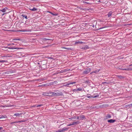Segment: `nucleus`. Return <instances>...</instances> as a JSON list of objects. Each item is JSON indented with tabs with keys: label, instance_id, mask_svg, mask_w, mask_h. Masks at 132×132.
Wrapping results in <instances>:
<instances>
[{
	"label": "nucleus",
	"instance_id": "obj_1",
	"mask_svg": "<svg viewBox=\"0 0 132 132\" xmlns=\"http://www.w3.org/2000/svg\"><path fill=\"white\" fill-rule=\"evenodd\" d=\"M91 68H89L83 72V73L84 74H87L89 73L91 70Z\"/></svg>",
	"mask_w": 132,
	"mask_h": 132
},
{
	"label": "nucleus",
	"instance_id": "obj_2",
	"mask_svg": "<svg viewBox=\"0 0 132 132\" xmlns=\"http://www.w3.org/2000/svg\"><path fill=\"white\" fill-rule=\"evenodd\" d=\"M41 63L40 64L42 65H45L47 63V61L46 60H41L40 59Z\"/></svg>",
	"mask_w": 132,
	"mask_h": 132
},
{
	"label": "nucleus",
	"instance_id": "obj_3",
	"mask_svg": "<svg viewBox=\"0 0 132 132\" xmlns=\"http://www.w3.org/2000/svg\"><path fill=\"white\" fill-rule=\"evenodd\" d=\"M6 48H8L10 49H22V48L20 47H14V46H10V47H6Z\"/></svg>",
	"mask_w": 132,
	"mask_h": 132
},
{
	"label": "nucleus",
	"instance_id": "obj_4",
	"mask_svg": "<svg viewBox=\"0 0 132 132\" xmlns=\"http://www.w3.org/2000/svg\"><path fill=\"white\" fill-rule=\"evenodd\" d=\"M53 96H61L62 95V92H53Z\"/></svg>",
	"mask_w": 132,
	"mask_h": 132
},
{
	"label": "nucleus",
	"instance_id": "obj_5",
	"mask_svg": "<svg viewBox=\"0 0 132 132\" xmlns=\"http://www.w3.org/2000/svg\"><path fill=\"white\" fill-rule=\"evenodd\" d=\"M69 128L64 127L62 129H60V132H64L67 131L69 129Z\"/></svg>",
	"mask_w": 132,
	"mask_h": 132
},
{
	"label": "nucleus",
	"instance_id": "obj_6",
	"mask_svg": "<svg viewBox=\"0 0 132 132\" xmlns=\"http://www.w3.org/2000/svg\"><path fill=\"white\" fill-rule=\"evenodd\" d=\"M76 83V82H68V83L65 84V83L64 84L65 85L63 86H67V87H69V86L70 85L73 84H75Z\"/></svg>",
	"mask_w": 132,
	"mask_h": 132
},
{
	"label": "nucleus",
	"instance_id": "obj_7",
	"mask_svg": "<svg viewBox=\"0 0 132 132\" xmlns=\"http://www.w3.org/2000/svg\"><path fill=\"white\" fill-rule=\"evenodd\" d=\"M47 40L50 41L49 43H51L52 42L53 40L50 39L44 38L43 39V41L44 42L47 41Z\"/></svg>",
	"mask_w": 132,
	"mask_h": 132
},
{
	"label": "nucleus",
	"instance_id": "obj_8",
	"mask_svg": "<svg viewBox=\"0 0 132 132\" xmlns=\"http://www.w3.org/2000/svg\"><path fill=\"white\" fill-rule=\"evenodd\" d=\"M20 32H30L31 31V30L29 29H22L19 31Z\"/></svg>",
	"mask_w": 132,
	"mask_h": 132
},
{
	"label": "nucleus",
	"instance_id": "obj_9",
	"mask_svg": "<svg viewBox=\"0 0 132 132\" xmlns=\"http://www.w3.org/2000/svg\"><path fill=\"white\" fill-rule=\"evenodd\" d=\"M116 120L115 119H110L109 120H107V121L108 122H110V123H112L116 121Z\"/></svg>",
	"mask_w": 132,
	"mask_h": 132
},
{
	"label": "nucleus",
	"instance_id": "obj_10",
	"mask_svg": "<svg viewBox=\"0 0 132 132\" xmlns=\"http://www.w3.org/2000/svg\"><path fill=\"white\" fill-rule=\"evenodd\" d=\"M80 102L79 101H77L75 102V104L77 106H79L81 104Z\"/></svg>",
	"mask_w": 132,
	"mask_h": 132
},
{
	"label": "nucleus",
	"instance_id": "obj_11",
	"mask_svg": "<svg viewBox=\"0 0 132 132\" xmlns=\"http://www.w3.org/2000/svg\"><path fill=\"white\" fill-rule=\"evenodd\" d=\"M89 47H88V46L87 45H85L84 46L82 47L81 48L82 49H84V50H86L89 49Z\"/></svg>",
	"mask_w": 132,
	"mask_h": 132
},
{
	"label": "nucleus",
	"instance_id": "obj_12",
	"mask_svg": "<svg viewBox=\"0 0 132 132\" xmlns=\"http://www.w3.org/2000/svg\"><path fill=\"white\" fill-rule=\"evenodd\" d=\"M70 119L71 120H73V119H79V118L78 116H74L71 118Z\"/></svg>",
	"mask_w": 132,
	"mask_h": 132
},
{
	"label": "nucleus",
	"instance_id": "obj_13",
	"mask_svg": "<svg viewBox=\"0 0 132 132\" xmlns=\"http://www.w3.org/2000/svg\"><path fill=\"white\" fill-rule=\"evenodd\" d=\"M84 43L82 41H76L75 42V44H82Z\"/></svg>",
	"mask_w": 132,
	"mask_h": 132
},
{
	"label": "nucleus",
	"instance_id": "obj_14",
	"mask_svg": "<svg viewBox=\"0 0 132 132\" xmlns=\"http://www.w3.org/2000/svg\"><path fill=\"white\" fill-rule=\"evenodd\" d=\"M79 119H84L85 118V117L84 115H82L79 116Z\"/></svg>",
	"mask_w": 132,
	"mask_h": 132
},
{
	"label": "nucleus",
	"instance_id": "obj_15",
	"mask_svg": "<svg viewBox=\"0 0 132 132\" xmlns=\"http://www.w3.org/2000/svg\"><path fill=\"white\" fill-rule=\"evenodd\" d=\"M22 114V113H15L14 114V115H13V116H16L17 117H19L20 115H21Z\"/></svg>",
	"mask_w": 132,
	"mask_h": 132
},
{
	"label": "nucleus",
	"instance_id": "obj_16",
	"mask_svg": "<svg viewBox=\"0 0 132 132\" xmlns=\"http://www.w3.org/2000/svg\"><path fill=\"white\" fill-rule=\"evenodd\" d=\"M117 76L120 79H122L124 78V77L123 76L117 75Z\"/></svg>",
	"mask_w": 132,
	"mask_h": 132
},
{
	"label": "nucleus",
	"instance_id": "obj_17",
	"mask_svg": "<svg viewBox=\"0 0 132 132\" xmlns=\"http://www.w3.org/2000/svg\"><path fill=\"white\" fill-rule=\"evenodd\" d=\"M119 69L120 70H125L126 71H128L129 70H130L129 69V68H127V69H124V68H119Z\"/></svg>",
	"mask_w": 132,
	"mask_h": 132
},
{
	"label": "nucleus",
	"instance_id": "obj_18",
	"mask_svg": "<svg viewBox=\"0 0 132 132\" xmlns=\"http://www.w3.org/2000/svg\"><path fill=\"white\" fill-rule=\"evenodd\" d=\"M82 90V89L80 88H79L77 89H74V91H81Z\"/></svg>",
	"mask_w": 132,
	"mask_h": 132
},
{
	"label": "nucleus",
	"instance_id": "obj_19",
	"mask_svg": "<svg viewBox=\"0 0 132 132\" xmlns=\"http://www.w3.org/2000/svg\"><path fill=\"white\" fill-rule=\"evenodd\" d=\"M53 92H48V96H53Z\"/></svg>",
	"mask_w": 132,
	"mask_h": 132
},
{
	"label": "nucleus",
	"instance_id": "obj_20",
	"mask_svg": "<svg viewBox=\"0 0 132 132\" xmlns=\"http://www.w3.org/2000/svg\"><path fill=\"white\" fill-rule=\"evenodd\" d=\"M106 119L110 118H111V116L110 114H107L106 115Z\"/></svg>",
	"mask_w": 132,
	"mask_h": 132
},
{
	"label": "nucleus",
	"instance_id": "obj_21",
	"mask_svg": "<svg viewBox=\"0 0 132 132\" xmlns=\"http://www.w3.org/2000/svg\"><path fill=\"white\" fill-rule=\"evenodd\" d=\"M112 13V11H110L107 14L108 17H109L111 15Z\"/></svg>",
	"mask_w": 132,
	"mask_h": 132
},
{
	"label": "nucleus",
	"instance_id": "obj_22",
	"mask_svg": "<svg viewBox=\"0 0 132 132\" xmlns=\"http://www.w3.org/2000/svg\"><path fill=\"white\" fill-rule=\"evenodd\" d=\"M75 125V122H71L70 124H69L67 125V127L68 126H71V125Z\"/></svg>",
	"mask_w": 132,
	"mask_h": 132
},
{
	"label": "nucleus",
	"instance_id": "obj_23",
	"mask_svg": "<svg viewBox=\"0 0 132 132\" xmlns=\"http://www.w3.org/2000/svg\"><path fill=\"white\" fill-rule=\"evenodd\" d=\"M49 85V84H44L42 85H40L39 86V87H42V86H47Z\"/></svg>",
	"mask_w": 132,
	"mask_h": 132
},
{
	"label": "nucleus",
	"instance_id": "obj_24",
	"mask_svg": "<svg viewBox=\"0 0 132 132\" xmlns=\"http://www.w3.org/2000/svg\"><path fill=\"white\" fill-rule=\"evenodd\" d=\"M38 61H39V62L37 64L39 65V67H40V68H42V67L41 66V64H40V63H41L40 61V59Z\"/></svg>",
	"mask_w": 132,
	"mask_h": 132
},
{
	"label": "nucleus",
	"instance_id": "obj_25",
	"mask_svg": "<svg viewBox=\"0 0 132 132\" xmlns=\"http://www.w3.org/2000/svg\"><path fill=\"white\" fill-rule=\"evenodd\" d=\"M26 120L24 119H23L22 120H21L20 121H16V122L19 123V122H25Z\"/></svg>",
	"mask_w": 132,
	"mask_h": 132
},
{
	"label": "nucleus",
	"instance_id": "obj_26",
	"mask_svg": "<svg viewBox=\"0 0 132 132\" xmlns=\"http://www.w3.org/2000/svg\"><path fill=\"white\" fill-rule=\"evenodd\" d=\"M42 95L44 96H48V92H44L43 93Z\"/></svg>",
	"mask_w": 132,
	"mask_h": 132
},
{
	"label": "nucleus",
	"instance_id": "obj_27",
	"mask_svg": "<svg viewBox=\"0 0 132 132\" xmlns=\"http://www.w3.org/2000/svg\"><path fill=\"white\" fill-rule=\"evenodd\" d=\"M1 116L0 117V119L2 118H7V116L6 115H4V116L1 115Z\"/></svg>",
	"mask_w": 132,
	"mask_h": 132
},
{
	"label": "nucleus",
	"instance_id": "obj_28",
	"mask_svg": "<svg viewBox=\"0 0 132 132\" xmlns=\"http://www.w3.org/2000/svg\"><path fill=\"white\" fill-rule=\"evenodd\" d=\"M85 97H87V98H89L91 97V95L89 94H87V95L85 96Z\"/></svg>",
	"mask_w": 132,
	"mask_h": 132
},
{
	"label": "nucleus",
	"instance_id": "obj_29",
	"mask_svg": "<svg viewBox=\"0 0 132 132\" xmlns=\"http://www.w3.org/2000/svg\"><path fill=\"white\" fill-rule=\"evenodd\" d=\"M83 83H85V84H89L90 83V81L89 80H86L85 81H84Z\"/></svg>",
	"mask_w": 132,
	"mask_h": 132
},
{
	"label": "nucleus",
	"instance_id": "obj_30",
	"mask_svg": "<svg viewBox=\"0 0 132 132\" xmlns=\"http://www.w3.org/2000/svg\"><path fill=\"white\" fill-rule=\"evenodd\" d=\"M7 8L6 7H5V8H4L1 11L3 12H5L6 11V9H7Z\"/></svg>",
	"mask_w": 132,
	"mask_h": 132
},
{
	"label": "nucleus",
	"instance_id": "obj_31",
	"mask_svg": "<svg viewBox=\"0 0 132 132\" xmlns=\"http://www.w3.org/2000/svg\"><path fill=\"white\" fill-rule=\"evenodd\" d=\"M99 71L100 70H96L92 72L91 73H97L98 72H99Z\"/></svg>",
	"mask_w": 132,
	"mask_h": 132
},
{
	"label": "nucleus",
	"instance_id": "obj_32",
	"mask_svg": "<svg viewBox=\"0 0 132 132\" xmlns=\"http://www.w3.org/2000/svg\"><path fill=\"white\" fill-rule=\"evenodd\" d=\"M99 96V95L98 94L95 96L94 95H91V97L96 98L98 97Z\"/></svg>",
	"mask_w": 132,
	"mask_h": 132
},
{
	"label": "nucleus",
	"instance_id": "obj_33",
	"mask_svg": "<svg viewBox=\"0 0 132 132\" xmlns=\"http://www.w3.org/2000/svg\"><path fill=\"white\" fill-rule=\"evenodd\" d=\"M22 16H23V18H25L26 19H28L27 16L25 15L24 14L22 15Z\"/></svg>",
	"mask_w": 132,
	"mask_h": 132
},
{
	"label": "nucleus",
	"instance_id": "obj_34",
	"mask_svg": "<svg viewBox=\"0 0 132 132\" xmlns=\"http://www.w3.org/2000/svg\"><path fill=\"white\" fill-rule=\"evenodd\" d=\"M37 10V9L36 8L34 7L32 9H30V10H31L32 11H36Z\"/></svg>",
	"mask_w": 132,
	"mask_h": 132
},
{
	"label": "nucleus",
	"instance_id": "obj_35",
	"mask_svg": "<svg viewBox=\"0 0 132 132\" xmlns=\"http://www.w3.org/2000/svg\"><path fill=\"white\" fill-rule=\"evenodd\" d=\"M99 106H92L91 107V108L93 109H94V108H98Z\"/></svg>",
	"mask_w": 132,
	"mask_h": 132
},
{
	"label": "nucleus",
	"instance_id": "obj_36",
	"mask_svg": "<svg viewBox=\"0 0 132 132\" xmlns=\"http://www.w3.org/2000/svg\"><path fill=\"white\" fill-rule=\"evenodd\" d=\"M70 70V69H64L63 70V71L62 72H66Z\"/></svg>",
	"mask_w": 132,
	"mask_h": 132
},
{
	"label": "nucleus",
	"instance_id": "obj_37",
	"mask_svg": "<svg viewBox=\"0 0 132 132\" xmlns=\"http://www.w3.org/2000/svg\"><path fill=\"white\" fill-rule=\"evenodd\" d=\"M21 39L20 38H14L12 40H21Z\"/></svg>",
	"mask_w": 132,
	"mask_h": 132
},
{
	"label": "nucleus",
	"instance_id": "obj_38",
	"mask_svg": "<svg viewBox=\"0 0 132 132\" xmlns=\"http://www.w3.org/2000/svg\"><path fill=\"white\" fill-rule=\"evenodd\" d=\"M7 61L5 60H0V62L1 63H3L4 62H7Z\"/></svg>",
	"mask_w": 132,
	"mask_h": 132
},
{
	"label": "nucleus",
	"instance_id": "obj_39",
	"mask_svg": "<svg viewBox=\"0 0 132 132\" xmlns=\"http://www.w3.org/2000/svg\"><path fill=\"white\" fill-rule=\"evenodd\" d=\"M83 3L85 4H90V3H89L87 2H83Z\"/></svg>",
	"mask_w": 132,
	"mask_h": 132
},
{
	"label": "nucleus",
	"instance_id": "obj_40",
	"mask_svg": "<svg viewBox=\"0 0 132 132\" xmlns=\"http://www.w3.org/2000/svg\"><path fill=\"white\" fill-rule=\"evenodd\" d=\"M75 124H77L79 123L80 122H79V121L78 120L76 122H74Z\"/></svg>",
	"mask_w": 132,
	"mask_h": 132
},
{
	"label": "nucleus",
	"instance_id": "obj_41",
	"mask_svg": "<svg viewBox=\"0 0 132 132\" xmlns=\"http://www.w3.org/2000/svg\"><path fill=\"white\" fill-rule=\"evenodd\" d=\"M108 27V26H104V27H101L99 29H103V28H107Z\"/></svg>",
	"mask_w": 132,
	"mask_h": 132
},
{
	"label": "nucleus",
	"instance_id": "obj_42",
	"mask_svg": "<svg viewBox=\"0 0 132 132\" xmlns=\"http://www.w3.org/2000/svg\"><path fill=\"white\" fill-rule=\"evenodd\" d=\"M109 84V82H103L102 83V84Z\"/></svg>",
	"mask_w": 132,
	"mask_h": 132
},
{
	"label": "nucleus",
	"instance_id": "obj_43",
	"mask_svg": "<svg viewBox=\"0 0 132 132\" xmlns=\"http://www.w3.org/2000/svg\"><path fill=\"white\" fill-rule=\"evenodd\" d=\"M43 105L42 104H39V105H36V106L37 107H38L41 106H43Z\"/></svg>",
	"mask_w": 132,
	"mask_h": 132
},
{
	"label": "nucleus",
	"instance_id": "obj_44",
	"mask_svg": "<svg viewBox=\"0 0 132 132\" xmlns=\"http://www.w3.org/2000/svg\"><path fill=\"white\" fill-rule=\"evenodd\" d=\"M57 82L56 81H54L52 82V84H57Z\"/></svg>",
	"mask_w": 132,
	"mask_h": 132
},
{
	"label": "nucleus",
	"instance_id": "obj_45",
	"mask_svg": "<svg viewBox=\"0 0 132 132\" xmlns=\"http://www.w3.org/2000/svg\"><path fill=\"white\" fill-rule=\"evenodd\" d=\"M51 14L53 15H57L56 13L54 14L52 12L51 13Z\"/></svg>",
	"mask_w": 132,
	"mask_h": 132
},
{
	"label": "nucleus",
	"instance_id": "obj_46",
	"mask_svg": "<svg viewBox=\"0 0 132 132\" xmlns=\"http://www.w3.org/2000/svg\"><path fill=\"white\" fill-rule=\"evenodd\" d=\"M16 122V121L12 122H11L10 123V124H13V123H17V122Z\"/></svg>",
	"mask_w": 132,
	"mask_h": 132
},
{
	"label": "nucleus",
	"instance_id": "obj_47",
	"mask_svg": "<svg viewBox=\"0 0 132 132\" xmlns=\"http://www.w3.org/2000/svg\"><path fill=\"white\" fill-rule=\"evenodd\" d=\"M67 50L68 51L70 50H71V49L70 48H67Z\"/></svg>",
	"mask_w": 132,
	"mask_h": 132
},
{
	"label": "nucleus",
	"instance_id": "obj_48",
	"mask_svg": "<svg viewBox=\"0 0 132 132\" xmlns=\"http://www.w3.org/2000/svg\"><path fill=\"white\" fill-rule=\"evenodd\" d=\"M10 45H16V44H15V43H12L10 44Z\"/></svg>",
	"mask_w": 132,
	"mask_h": 132
},
{
	"label": "nucleus",
	"instance_id": "obj_49",
	"mask_svg": "<svg viewBox=\"0 0 132 132\" xmlns=\"http://www.w3.org/2000/svg\"><path fill=\"white\" fill-rule=\"evenodd\" d=\"M31 1H39L40 0H31Z\"/></svg>",
	"mask_w": 132,
	"mask_h": 132
},
{
	"label": "nucleus",
	"instance_id": "obj_50",
	"mask_svg": "<svg viewBox=\"0 0 132 132\" xmlns=\"http://www.w3.org/2000/svg\"><path fill=\"white\" fill-rule=\"evenodd\" d=\"M36 106V105H34L33 106H32V107H35Z\"/></svg>",
	"mask_w": 132,
	"mask_h": 132
},
{
	"label": "nucleus",
	"instance_id": "obj_51",
	"mask_svg": "<svg viewBox=\"0 0 132 132\" xmlns=\"http://www.w3.org/2000/svg\"><path fill=\"white\" fill-rule=\"evenodd\" d=\"M3 127H0V130H1L2 129H3Z\"/></svg>",
	"mask_w": 132,
	"mask_h": 132
},
{
	"label": "nucleus",
	"instance_id": "obj_52",
	"mask_svg": "<svg viewBox=\"0 0 132 132\" xmlns=\"http://www.w3.org/2000/svg\"><path fill=\"white\" fill-rule=\"evenodd\" d=\"M9 72L10 71H7V72H5L6 73H7V74H8L9 73Z\"/></svg>",
	"mask_w": 132,
	"mask_h": 132
},
{
	"label": "nucleus",
	"instance_id": "obj_53",
	"mask_svg": "<svg viewBox=\"0 0 132 132\" xmlns=\"http://www.w3.org/2000/svg\"><path fill=\"white\" fill-rule=\"evenodd\" d=\"M62 48H64V49H66V47H62Z\"/></svg>",
	"mask_w": 132,
	"mask_h": 132
},
{
	"label": "nucleus",
	"instance_id": "obj_54",
	"mask_svg": "<svg viewBox=\"0 0 132 132\" xmlns=\"http://www.w3.org/2000/svg\"><path fill=\"white\" fill-rule=\"evenodd\" d=\"M98 2H101L100 1V0H99L98 1Z\"/></svg>",
	"mask_w": 132,
	"mask_h": 132
},
{
	"label": "nucleus",
	"instance_id": "obj_55",
	"mask_svg": "<svg viewBox=\"0 0 132 132\" xmlns=\"http://www.w3.org/2000/svg\"><path fill=\"white\" fill-rule=\"evenodd\" d=\"M92 27L93 28H94V25H93V26H92Z\"/></svg>",
	"mask_w": 132,
	"mask_h": 132
},
{
	"label": "nucleus",
	"instance_id": "obj_56",
	"mask_svg": "<svg viewBox=\"0 0 132 132\" xmlns=\"http://www.w3.org/2000/svg\"><path fill=\"white\" fill-rule=\"evenodd\" d=\"M123 58V57H120V59H122Z\"/></svg>",
	"mask_w": 132,
	"mask_h": 132
},
{
	"label": "nucleus",
	"instance_id": "obj_57",
	"mask_svg": "<svg viewBox=\"0 0 132 132\" xmlns=\"http://www.w3.org/2000/svg\"><path fill=\"white\" fill-rule=\"evenodd\" d=\"M11 44H8V45H10Z\"/></svg>",
	"mask_w": 132,
	"mask_h": 132
},
{
	"label": "nucleus",
	"instance_id": "obj_58",
	"mask_svg": "<svg viewBox=\"0 0 132 132\" xmlns=\"http://www.w3.org/2000/svg\"><path fill=\"white\" fill-rule=\"evenodd\" d=\"M49 12L50 13H52V12Z\"/></svg>",
	"mask_w": 132,
	"mask_h": 132
},
{
	"label": "nucleus",
	"instance_id": "obj_59",
	"mask_svg": "<svg viewBox=\"0 0 132 132\" xmlns=\"http://www.w3.org/2000/svg\"><path fill=\"white\" fill-rule=\"evenodd\" d=\"M131 65H129V66H130Z\"/></svg>",
	"mask_w": 132,
	"mask_h": 132
},
{
	"label": "nucleus",
	"instance_id": "obj_60",
	"mask_svg": "<svg viewBox=\"0 0 132 132\" xmlns=\"http://www.w3.org/2000/svg\"><path fill=\"white\" fill-rule=\"evenodd\" d=\"M130 105H131V106H132V103Z\"/></svg>",
	"mask_w": 132,
	"mask_h": 132
},
{
	"label": "nucleus",
	"instance_id": "obj_61",
	"mask_svg": "<svg viewBox=\"0 0 132 132\" xmlns=\"http://www.w3.org/2000/svg\"><path fill=\"white\" fill-rule=\"evenodd\" d=\"M4 14H5V13H3V14L2 15H4Z\"/></svg>",
	"mask_w": 132,
	"mask_h": 132
},
{
	"label": "nucleus",
	"instance_id": "obj_62",
	"mask_svg": "<svg viewBox=\"0 0 132 132\" xmlns=\"http://www.w3.org/2000/svg\"><path fill=\"white\" fill-rule=\"evenodd\" d=\"M48 42H47V43H48Z\"/></svg>",
	"mask_w": 132,
	"mask_h": 132
},
{
	"label": "nucleus",
	"instance_id": "obj_63",
	"mask_svg": "<svg viewBox=\"0 0 132 132\" xmlns=\"http://www.w3.org/2000/svg\"><path fill=\"white\" fill-rule=\"evenodd\" d=\"M67 48H66L65 49H67Z\"/></svg>",
	"mask_w": 132,
	"mask_h": 132
}]
</instances>
